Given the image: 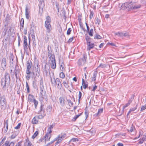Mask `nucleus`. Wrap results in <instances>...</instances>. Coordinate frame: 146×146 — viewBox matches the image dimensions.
Segmentation results:
<instances>
[{"instance_id": "obj_45", "label": "nucleus", "mask_w": 146, "mask_h": 146, "mask_svg": "<svg viewBox=\"0 0 146 146\" xmlns=\"http://www.w3.org/2000/svg\"><path fill=\"white\" fill-rule=\"evenodd\" d=\"M68 102L70 107H72L73 105V103L70 100H67Z\"/></svg>"}, {"instance_id": "obj_48", "label": "nucleus", "mask_w": 146, "mask_h": 146, "mask_svg": "<svg viewBox=\"0 0 146 146\" xmlns=\"http://www.w3.org/2000/svg\"><path fill=\"white\" fill-rule=\"evenodd\" d=\"M27 44H23V48L25 51H27L28 50Z\"/></svg>"}, {"instance_id": "obj_16", "label": "nucleus", "mask_w": 146, "mask_h": 146, "mask_svg": "<svg viewBox=\"0 0 146 146\" xmlns=\"http://www.w3.org/2000/svg\"><path fill=\"white\" fill-rule=\"evenodd\" d=\"M51 136V135L48 132L45 135V136L43 137H44V140L45 143L46 141H49Z\"/></svg>"}, {"instance_id": "obj_1", "label": "nucleus", "mask_w": 146, "mask_h": 146, "mask_svg": "<svg viewBox=\"0 0 146 146\" xmlns=\"http://www.w3.org/2000/svg\"><path fill=\"white\" fill-rule=\"evenodd\" d=\"M10 78L9 74L6 72L5 73L4 77L1 80V84L2 88L4 90L6 89L8 90V88L10 86Z\"/></svg>"}, {"instance_id": "obj_2", "label": "nucleus", "mask_w": 146, "mask_h": 146, "mask_svg": "<svg viewBox=\"0 0 146 146\" xmlns=\"http://www.w3.org/2000/svg\"><path fill=\"white\" fill-rule=\"evenodd\" d=\"M35 64H36V66H35V68L33 69L32 73L34 77L35 78L36 77H38L39 76L40 70L38 62L36 61L35 62Z\"/></svg>"}, {"instance_id": "obj_15", "label": "nucleus", "mask_w": 146, "mask_h": 146, "mask_svg": "<svg viewBox=\"0 0 146 146\" xmlns=\"http://www.w3.org/2000/svg\"><path fill=\"white\" fill-rule=\"evenodd\" d=\"M14 144V143L13 142H10L9 141H7L3 145V146H13Z\"/></svg>"}, {"instance_id": "obj_53", "label": "nucleus", "mask_w": 146, "mask_h": 146, "mask_svg": "<svg viewBox=\"0 0 146 146\" xmlns=\"http://www.w3.org/2000/svg\"><path fill=\"white\" fill-rule=\"evenodd\" d=\"M72 31L71 28H69L67 32V35H69L70 34V33Z\"/></svg>"}, {"instance_id": "obj_31", "label": "nucleus", "mask_w": 146, "mask_h": 146, "mask_svg": "<svg viewBox=\"0 0 146 146\" xmlns=\"http://www.w3.org/2000/svg\"><path fill=\"white\" fill-rule=\"evenodd\" d=\"M103 111V109H100L98 110V111L97 113L95 114V115L96 116H98L99 115V114L102 113Z\"/></svg>"}, {"instance_id": "obj_33", "label": "nucleus", "mask_w": 146, "mask_h": 146, "mask_svg": "<svg viewBox=\"0 0 146 146\" xmlns=\"http://www.w3.org/2000/svg\"><path fill=\"white\" fill-rule=\"evenodd\" d=\"M85 39L87 42V44L88 43H90L91 42L90 40L91 38L88 36H86L85 37Z\"/></svg>"}, {"instance_id": "obj_5", "label": "nucleus", "mask_w": 146, "mask_h": 146, "mask_svg": "<svg viewBox=\"0 0 146 146\" xmlns=\"http://www.w3.org/2000/svg\"><path fill=\"white\" fill-rule=\"evenodd\" d=\"M0 102L1 109H5L6 106V102L4 96L1 97Z\"/></svg>"}, {"instance_id": "obj_62", "label": "nucleus", "mask_w": 146, "mask_h": 146, "mask_svg": "<svg viewBox=\"0 0 146 146\" xmlns=\"http://www.w3.org/2000/svg\"><path fill=\"white\" fill-rule=\"evenodd\" d=\"M44 117V116L42 115H39L37 117L38 119H42Z\"/></svg>"}, {"instance_id": "obj_11", "label": "nucleus", "mask_w": 146, "mask_h": 146, "mask_svg": "<svg viewBox=\"0 0 146 146\" xmlns=\"http://www.w3.org/2000/svg\"><path fill=\"white\" fill-rule=\"evenodd\" d=\"M132 3H134L132 0L124 3L122 5V7H124V8L126 9L128 7L129 9H130V7H131V5H130Z\"/></svg>"}, {"instance_id": "obj_10", "label": "nucleus", "mask_w": 146, "mask_h": 146, "mask_svg": "<svg viewBox=\"0 0 146 146\" xmlns=\"http://www.w3.org/2000/svg\"><path fill=\"white\" fill-rule=\"evenodd\" d=\"M87 58L84 55L83 57L79 60L78 64L79 66H82L86 62Z\"/></svg>"}, {"instance_id": "obj_23", "label": "nucleus", "mask_w": 146, "mask_h": 146, "mask_svg": "<svg viewBox=\"0 0 146 146\" xmlns=\"http://www.w3.org/2000/svg\"><path fill=\"white\" fill-rule=\"evenodd\" d=\"M26 141L25 143V146H31V143L29 141L28 139H26Z\"/></svg>"}, {"instance_id": "obj_9", "label": "nucleus", "mask_w": 146, "mask_h": 146, "mask_svg": "<svg viewBox=\"0 0 146 146\" xmlns=\"http://www.w3.org/2000/svg\"><path fill=\"white\" fill-rule=\"evenodd\" d=\"M133 2L134 3H131V7H130V9L136 10L140 8L141 7V5L139 4H135L136 3L133 1Z\"/></svg>"}, {"instance_id": "obj_21", "label": "nucleus", "mask_w": 146, "mask_h": 146, "mask_svg": "<svg viewBox=\"0 0 146 146\" xmlns=\"http://www.w3.org/2000/svg\"><path fill=\"white\" fill-rule=\"evenodd\" d=\"M98 72L97 71H94L93 73V76L92 78V80L93 81H95L96 80Z\"/></svg>"}, {"instance_id": "obj_59", "label": "nucleus", "mask_w": 146, "mask_h": 146, "mask_svg": "<svg viewBox=\"0 0 146 146\" xmlns=\"http://www.w3.org/2000/svg\"><path fill=\"white\" fill-rule=\"evenodd\" d=\"M146 109L145 106H141V111H143Z\"/></svg>"}, {"instance_id": "obj_4", "label": "nucleus", "mask_w": 146, "mask_h": 146, "mask_svg": "<svg viewBox=\"0 0 146 146\" xmlns=\"http://www.w3.org/2000/svg\"><path fill=\"white\" fill-rule=\"evenodd\" d=\"M51 82L52 84L54 85H57V88L61 90L62 87V85L61 84L60 80L58 78H56L55 79L54 78L52 80L51 78Z\"/></svg>"}, {"instance_id": "obj_17", "label": "nucleus", "mask_w": 146, "mask_h": 146, "mask_svg": "<svg viewBox=\"0 0 146 146\" xmlns=\"http://www.w3.org/2000/svg\"><path fill=\"white\" fill-rule=\"evenodd\" d=\"M59 100L60 105L62 106H64L65 104V99L62 97H60L59 98Z\"/></svg>"}, {"instance_id": "obj_50", "label": "nucleus", "mask_w": 146, "mask_h": 146, "mask_svg": "<svg viewBox=\"0 0 146 146\" xmlns=\"http://www.w3.org/2000/svg\"><path fill=\"white\" fill-rule=\"evenodd\" d=\"M8 120H7L5 121H4V124H5V127L7 129H8Z\"/></svg>"}, {"instance_id": "obj_46", "label": "nucleus", "mask_w": 146, "mask_h": 146, "mask_svg": "<svg viewBox=\"0 0 146 146\" xmlns=\"http://www.w3.org/2000/svg\"><path fill=\"white\" fill-rule=\"evenodd\" d=\"M26 86L27 89V91L28 93H29L30 92V89L29 86L28 85V83L27 82H26Z\"/></svg>"}, {"instance_id": "obj_18", "label": "nucleus", "mask_w": 146, "mask_h": 146, "mask_svg": "<svg viewBox=\"0 0 146 146\" xmlns=\"http://www.w3.org/2000/svg\"><path fill=\"white\" fill-rule=\"evenodd\" d=\"M87 45H88L87 50H90L91 49L93 48L94 46V44L91 43V42L90 43H88Z\"/></svg>"}, {"instance_id": "obj_42", "label": "nucleus", "mask_w": 146, "mask_h": 146, "mask_svg": "<svg viewBox=\"0 0 146 146\" xmlns=\"http://www.w3.org/2000/svg\"><path fill=\"white\" fill-rule=\"evenodd\" d=\"M38 134V131H36L33 134L32 137L33 139H34Z\"/></svg>"}, {"instance_id": "obj_28", "label": "nucleus", "mask_w": 146, "mask_h": 146, "mask_svg": "<svg viewBox=\"0 0 146 146\" xmlns=\"http://www.w3.org/2000/svg\"><path fill=\"white\" fill-rule=\"evenodd\" d=\"M137 105L135 107H134L133 108H132L130 109L129 111L128 112V113L127 114V117L128 116L129 114L130 113L131 111H134L137 109Z\"/></svg>"}, {"instance_id": "obj_64", "label": "nucleus", "mask_w": 146, "mask_h": 146, "mask_svg": "<svg viewBox=\"0 0 146 146\" xmlns=\"http://www.w3.org/2000/svg\"><path fill=\"white\" fill-rule=\"evenodd\" d=\"M142 139L143 140V141H146V136L145 135H143V137L142 138Z\"/></svg>"}, {"instance_id": "obj_60", "label": "nucleus", "mask_w": 146, "mask_h": 146, "mask_svg": "<svg viewBox=\"0 0 146 146\" xmlns=\"http://www.w3.org/2000/svg\"><path fill=\"white\" fill-rule=\"evenodd\" d=\"M135 129L134 127L133 126V125H132L131 126L130 131L131 132H132Z\"/></svg>"}, {"instance_id": "obj_34", "label": "nucleus", "mask_w": 146, "mask_h": 146, "mask_svg": "<svg viewBox=\"0 0 146 146\" xmlns=\"http://www.w3.org/2000/svg\"><path fill=\"white\" fill-rule=\"evenodd\" d=\"M33 102L34 103L35 108L36 109L37 108V107L38 104V101H36L35 99H34V101H33Z\"/></svg>"}, {"instance_id": "obj_47", "label": "nucleus", "mask_w": 146, "mask_h": 146, "mask_svg": "<svg viewBox=\"0 0 146 146\" xmlns=\"http://www.w3.org/2000/svg\"><path fill=\"white\" fill-rule=\"evenodd\" d=\"M19 72V70H17L16 69V67H15V69L14 71V73L16 76V77L17 78V74Z\"/></svg>"}, {"instance_id": "obj_41", "label": "nucleus", "mask_w": 146, "mask_h": 146, "mask_svg": "<svg viewBox=\"0 0 146 146\" xmlns=\"http://www.w3.org/2000/svg\"><path fill=\"white\" fill-rule=\"evenodd\" d=\"M134 96H135L134 95V94L132 95L131 96V98L129 99V100H128V101L131 103L132 102L134 98Z\"/></svg>"}, {"instance_id": "obj_61", "label": "nucleus", "mask_w": 146, "mask_h": 146, "mask_svg": "<svg viewBox=\"0 0 146 146\" xmlns=\"http://www.w3.org/2000/svg\"><path fill=\"white\" fill-rule=\"evenodd\" d=\"M21 141H19L17 143L15 146H21Z\"/></svg>"}, {"instance_id": "obj_30", "label": "nucleus", "mask_w": 146, "mask_h": 146, "mask_svg": "<svg viewBox=\"0 0 146 146\" xmlns=\"http://www.w3.org/2000/svg\"><path fill=\"white\" fill-rule=\"evenodd\" d=\"M63 84L64 87L67 88L68 87V81L67 80L66 81H63Z\"/></svg>"}, {"instance_id": "obj_36", "label": "nucleus", "mask_w": 146, "mask_h": 146, "mask_svg": "<svg viewBox=\"0 0 146 146\" xmlns=\"http://www.w3.org/2000/svg\"><path fill=\"white\" fill-rule=\"evenodd\" d=\"M88 32L89 35L90 36H93L94 31L92 29H90V31H88Z\"/></svg>"}, {"instance_id": "obj_58", "label": "nucleus", "mask_w": 146, "mask_h": 146, "mask_svg": "<svg viewBox=\"0 0 146 146\" xmlns=\"http://www.w3.org/2000/svg\"><path fill=\"white\" fill-rule=\"evenodd\" d=\"M78 141V139L76 138H73L70 140L71 141L75 142Z\"/></svg>"}, {"instance_id": "obj_40", "label": "nucleus", "mask_w": 146, "mask_h": 146, "mask_svg": "<svg viewBox=\"0 0 146 146\" xmlns=\"http://www.w3.org/2000/svg\"><path fill=\"white\" fill-rule=\"evenodd\" d=\"M102 38V36L98 34H96L94 36V39H101Z\"/></svg>"}, {"instance_id": "obj_55", "label": "nucleus", "mask_w": 146, "mask_h": 146, "mask_svg": "<svg viewBox=\"0 0 146 146\" xmlns=\"http://www.w3.org/2000/svg\"><path fill=\"white\" fill-rule=\"evenodd\" d=\"M94 13H93V11H90V19H91L93 17Z\"/></svg>"}, {"instance_id": "obj_20", "label": "nucleus", "mask_w": 146, "mask_h": 146, "mask_svg": "<svg viewBox=\"0 0 146 146\" xmlns=\"http://www.w3.org/2000/svg\"><path fill=\"white\" fill-rule=\"evenodd\" d=\"M38 119L36 116L34 117L32 119V123L33 124H36L38 123Z\"/></svg>"}, {"instance_id": "obj_35", "label": "nucleus", "mask_w": 146, "mask_h": 146, "mask_svg": "<svg viewBox=\"0 0 146 146\" xmlns=\"http://www.w3.org/2000/svg\"><path fill=\"white\" fill-rule=\"evenodd\" d=\"M64 64L63 62H62L60 66V69L61 71L63 72L64 70Z\"/></svg>"}, {"instance_id": "obj_49", "label": "nucleus", "mask_w": 146, "mask_h": 146, "mask_svg": "<svg viewBox=\"0 0 146 146\" xmlns=\"http://www.w3.org/2000/svg\"><path fill=\"white\" fill-rule=\"evenodd\" d=\"M60 77L62 78H63L65 77V75L63 72H61L60 74Z\"/></svg>"}, {"instance_id": "obj_39", "label": "nucleus", "mask_w": 146, "mask_h": 146, "mask_svg": "<svg viewBox=\"0 0 146 146\" xmlns=\"http://www.w3.org/2000/svg\"><path fill=\"white\" fill-rule=\"evenodd\" d=\"M44 137H41L40 139H39L37 141V143H40L44 141Z\"/></svg>"}, {"instance_id": "obj_6", "label": "nucleus", "mask_w": 146, "mask_h": 146, "mask_svg": "<svg viewBox=\"0 0 146 146\" xmlns=\"http://www.w3.org/2000/svg\"><path fill=\"white\" fill-rule=\"evenodd\" d=\"M32 65V62L31 60H28L27 62L26 73L29 74L31 73V69Z\"/></svg>"}, {"instance_id": "obj_44", "label": "nucleus", "mask_w": 146, "mask_h": 146, "mask_svg": "<svg viewBox=\"0 0 146 146\" xmlns=\"http://www.w3.org/2000/svg\"><path fill=\"white\" fill-rule=\"evenodd\" d=\"M100 22V20L98 18H97L95 21V23L96 24L99 25Z\"/></svg>"}, {"instance_id": "obj_12", "label": "nucleus", "mask_w": 146, "mask_h": 146, "mask_svg": "<svg viewBox=\"0 0 146 146\" xmlns=\"http://www.w3.org/2000/svg\"><path fill=\"white\" fill-rule=\"evenodd\" d=\"M50 67L49 65L47 64V63L44 66V69L43 72L47 75L48 72L50 73Z\"/></svg>"}, {"instance_id": "obj_38", "label": "nucleus", "mask_w": 146, "mask_h": 146, "mask_svg": "<svg viewBox=\"0 0 146 146\" xmlns=\"http://www.w3.org/2000/svg\"><path fill=\"white\" fill-rule=\"evenodd\" d=\"M46 110L47 112L50 113L52 110V107L50 105L48 106L47 107Z\"/></svg>"}, {"instance_id": "obj_26", "label": "nucleus", "mask_w": 146, "mask_h": 146, "mask_svg": "<svg viewBox=\"0 0 146 146\" xmlns=\"http://www.w3.org/2000/svg\"><path fill=\"white\" fill-rule=\"evenodd\" d=\"M24 20L23 18H22L20 23V29H23L24 27Z\"/></svg>"}, {"instance_id": "obj_51", "label": "nucleus", "mask_w": 146, "mask_h": 146, "mask_svg": "<svg viewBox=\"0 0 146 146\" xmlns=\"http://www.w3.org/2000/svg\"><path fill=\"white\" fill-rule=\"evenodd\" d=\"M21 125V123H19L17 126L15 127V129H19Z\"/></svg>"}, {"instance_id": "obj_3", "label": "nucleus", "mask_w": 146, "mask_h": 146, "mask_svg": "<svg viewBox=\"0 0 146 146\" xmlns=\"http://www.w3.org/2000/svg\"><path fill=\"white\" fill-rule=\"evenodd\" d=\"M46 20L45 21L44 26L46 29V35L47 33H50L52 30V27L50 23L51 22L50 18L49 16H48L46 17Z\"/></svg>"}, {"instance_id": "obj_22", "label": "nucleus", "mask_w": 146, "mask_h": 146, "mask_svg": "<svg viewBox=\"0 0 146 146\" xmlns=\"http://www.w3.org/2000/svg\"><path fill=\"white\" fill-rule=\"evenodd\" d=\"M28 99L31 102H33L35 98L34 96L32 95L29 94L28 97Z\"/></svg>"}, {"instance_id": "obj_29", "label": "nucleus", "mask_w": 146, "mask_h": 146, "mask_svg": "<svg viewBox=\"0 0 146 146\" xmlns=\"http://www.w3.org/2000/svg\"><path fill=\"white\" fill-rule=\"evenodd\" d=\"M40 110L39 111H38V113H39L41 111H43L44 113V112L45 110L44 108V105L41 104L40 107Z\"/></svg>"}, {"instance_id": "obj_57", "label": "nucleus", "mask_w": 146, "mask_h": 146, "mask_svg": "<svg viewBox=\"0 0 146 146\" xmlns=\"http://www.w3.org/2000/svg\"><path fill=\"white\" fill-rule=\"evenodd\" d=\"M88 112L87 111H86L85 112V114L86 117V119L88 116Z\"/></svg>"}, {"instance_id": "obj_24", "label": "nucleus", "mask_w": 146, "mask_h": 146, "mask_svg": "<svg viewBox=\"0 0 146 146\" xmlns=\"http://www.w3.org/2000/svg\"><path fill=\"white\" fill-rule=\"evenodd\" d=\"M54 125L55 124L53 123L52 125H50V127L48 128V131L49 133L50 134L52 133V130L51 129L53 128Z\"/></svg>"}, {"instance_id": "obj_54", "label": "nucleus", "mask_w": 146, "mask_h": 146, "mask_svg": "<svg viewBox=\"0 0 146 146\" xmlns=\"http://www.w3.org/2000/svg\"><path fill=\"white\" fill-rule=\"evenodd\" d=\"M131 103L128 101V102L125 105H124L123 107V108L124 109L125 108L127 107L128 106H129L130 105Z\"/></svg>"}, {"instance_id": "obj_43", "label": "nucleus", "mask_w": 146, "mask_h": 146, "mask_svg": "<svg viewBox=\"0 0 146 146\" xmlns=\"http://www.w3.org/2000/svg\"><path fill=\"white\" fill-rule=\"evenodd\" d=\"M24 42L23 44H27V37L25 36H24Z\"/></svg>"}, {"instance_id": "obj_13", "label": "nucleus", "mask_w": 146, "mask_h": 146, "mask_svg": "<svg viewBox=\"0 0 146 146\" xmlns=\"http://www.w3.org/2000/svg\"><path fill=\"white\" fill-rule=\"evenodd\" d=\"M66 136V134H64L63 135H59L58 136V139L56 143V145H57Z\"/></svg>"}, {"instance_id": "obj_14", "label": "nucleus", "mask_w": 146, "mask_h": 146, "mask_svg": "<svg viewBox=\"0 0 146 146\" xmlns=\"http://www.w3.org/2000/svg\"><path fill=\"white\" fill-rule=\"evenodd\" d=\"M6 64V59L5 58H3L2 60V62L1 63V68L3 69V70H5V68ZM2 70L3 69H1Z\"/></svg>"}, {"instance_id": "obj_19", "label": "nucleus", "mask_w": 146, "mask_h": 146, "mask_svg": "<svg viewBox=\"0 0 146 146\" xmlns=\"http://www.w3.org/2000/svg\"><path fill=\"white\" fill-rule=\"evenodd\" d=\"M52 50H49V51H48V57H49V60L50 59V58L51 59L52 58V56H53L54 57V58H55V55L54 54H52Z\"/></svg>"}, {"instance_id": "obj_56", "label": "nucleus", "mask_w": 146, "mask_h": 146, "mask_svg": "<svg viewBox=\"0 0 146 146\" xmlns=\"http://www.w3.org/2000/svg\"><path fill=\"white\" fill-rule=\"evenodd\" d=\"M82 96V93L80 91L79 92L78 102H79L80 99Z\"/></svg>"}, {"instance_id": "obj_7", "label": "nucleus", "mask_w": 146, "mask_h": 146, "mask_svg": "<svg viewBox=\"0 0 146 146\" xmlns=\"http://www.w3.org/2000/svg\"><path fill=\"white\" fill-rule=\"evenodd\" d=\"M49 62L50 64L51 65V68L55 69L56 67V64L55 58H54L53 56L51 59L50 58V59L49 60Z\"/></svg>"}, {"instance_id": "obj_25", "label": "nucleus", "mask_w": 146, "mask_h": 146, "mask_svg": "<svg viewBox=\"0 0 146 146\" xmlns=\"http://www.w3.org/2000/svg\"><path fill=\"white\" fill-rule=\"evenodd\" d=\"M82 85L84 89H86L88 86V84L85 82L84 79H82Z\"/></svg>"}, {"instance_id": "obj_37", "label": "nucleus", "mask_w": 146, "mask_h": 146, "mask_svg": "<svg viewBox=\"0 0 146 146\" xmlns=\"http://www.w3.org/2000/svg\"><path fill=\"white\" fill-rule=\"evenodd\" d=\"M82 113H81L80 114L76 115L74 117L73 119H72V121H75L77 118H78L80 115L82 114Z\"/></svg>"}, {"instance_id": "obj_52", "label": "nucleus", "mask_w": 146, "mask_h": 146, "mask_svg": "<svg viewBox=\"0 0 146 146\" xmlns=\"http://www.w3.org/2000/svg\"><path fill=\"white\" fill-rule=\"evenodd\" d=\"M98 67L102 68H104L106 67V65L103 64H101Z\"/></svg>"}, {"instance_id": "obj_32", "label": "nucleus", "mask_w": 146, "mask_h": 146, "mask_svg": "<svg viewBox=\"0 0 146 146\" xmlns=\"http://www.w3.org/2000/svg\"><path fill=\"white\" fill-rule=\"evenodd\" d=\"M115 35L119 37H122L123 36V33L122 32H118L116 33Z\"/></svg>"}, {"instance_id": "obj_27", "label": "nucleus", "mask_w": 146, "mask_h": 146, "mask_svg": "<svg viewBox=\"0 0 146 146\" xmlns=\"http://www.w3.org/2000/svg\"><path fill=\"white\" fill-rule=\"evenodd\" d=\"M29 13L28 11V8L26 7L25 8V16L26 18L28 19L29 18Z\"/></svg>"}, {"instance_id": "obj_8", "label": "nucleus", "mask_w": 146, "mask_h": 146, "mask_svg": "<svg viewBox=\"0 0 146 146\" xmlns=\"http://www.w3.org/2000/svg\"><path fill=\"white\" fill-rule=\"evenodd\" d=\"M40 96L41 100L44 99L46 101H47V97L46 94V91L44 90H40Z\"/></svg>"}, {"instance_id": "obj_63", "label": "nucleus", "mask_w": 146, "mask_h": 146, "mask_svg": "<svg viewBox=\"0 0 146 146\" xmlns=\"http://www.w3.org/2000/svg\"><path fill=\"white\" fill-rule=\"evenodd\" d=\"M73 40V37H72L70 38L68 40V42H71Z\"/></svg>"}]
</instances>
